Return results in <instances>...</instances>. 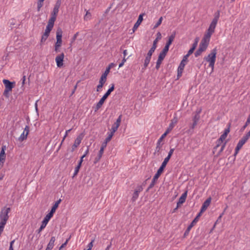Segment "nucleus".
<instances>
[{
    "label": "nucleus",
    "instance_id": "1",
    "mask_svg": "<svg viewBox=\"0 0 250 250\" xmlns=\"http://www.w3.org/2000/svg\"><path fill=\"white\" fill-rule=\"evenodd\" d=\"M10 211V208L4 207L0 211V234L3 231L4 226L9 218L8 213Z\"/></svg>",
    "mask_w": 250,
    "mask_h": 250
},
{
    "label": "nucleus",
    "instance_id": "2",
    "mask_svg": "<svg viewBox=\"0 0 250 250\" xmlns=\"http://www.w3.org/2000/svg\"><path fill=\"white\" fill-rule=\"evenodd\" d=\"M167 165V163H166V162H165L164 161L163 162L161 166H160V167L157 170L156 173L154 176L150 184L149 185V187H148V188L146 190L147 191H148L151 188H152L154 186L156 180H157V179L159 178V177H160L161 174L163 172L164 169L166 167Z\"/></svg>",
    "mask_w": 250,
    "mask_h": 250
},
{
    "label": "nucleus",
    "instance_id": "3",
    "mask_svg": "<svg viewBox=\"0 0 250 250\" xmlns=\"http://www.w3.org/2000/svg\"><path fill=\"white\" fill-rule=\"evenodd\" d=\"M216 53L217 49L215 48L211 51V52L207 57L204 58V59L209 62V67H211L212 69L214 68L216 61Z\"/></svg>",
    "mask_w": 250,
    "mask_h": 250
},
{
    "label": "nucleus",
    "instance_id": "4",
    "mask_svg": "<svg viewBox=\"0 0 250 250\" xmlns=\"http://www.w3.org/2000/svg\"><path fill=\"white\" fill-rule=\"evenodd\" d=\"M62 31L61 29H58L56 33V39L57 41L55 44V51L56 52L59 51V48L61 46L62 44Z\"/></svg>",
    "mask_w": 250,
    "mask_h": 250
},
{
    "label": "nucleus",
    "instance_id": "5",
    "mask_svg": "<svg viewBox=\"0 0 250 250\" xmlns=\"http://www.w3.org/2000/svg\"><path fill=\"white\" fill-rule=\"evenodd\" d=\"M210 39V37L204 35L203 38L200 43L199 48H201L203 51H205L209 44Z\"/></svg>",
    "mask_w": 250,
    "mask_h": 250
},
{
    "label": "nucleus",
    "instance_id": "6",
    "mask_svg": "<svg viewBox=\"0 0 250 250\" xmlns=\"http://www.w3.org/2000/svg\"><path fill=\"white\" fill-rule=\"evenodd\" d=\"M168 51L166 50L165 49L163 48L162 51L160 52V53L159 55L158 60L156 62V69H159L160 65L163 61V60L165 58Z\"/></svg>",
    "mask_w": 250,
    "mask_h": 250
},
{
    "label": "nucleus",
    "instance_id": "7",
    "mask_svg": "<svg viewBox=\"0 0 250 250\" xmlns=\"http://www.w3.org/2000/svg\"><path fill=\"white\" fill-rule=\"evenodd\" d=\"M218 21L217 20L213 19L212 20V21L211 22L209 25L208 28L207 30V33L205 35L211 37L212 34L214 32L215 28L216 26Z\"/></svg>",
    "mask_w": 250,
    "mask_h": 250
},
{
    "label": "nucleus",
    "instance_id": "8",
    "mask_svg": "<svg viewBox=\"0 0 250 250\" xmlns=\"http://www.w3.org/2000/svg\"><path fill=\"white\" fill-rule=\"evenodd\" d=\"M218 21L217 20L213 19L212 20V21L211 22L209 25L208 28L207 30V33L205 35L211 37L212 34L214 32L215 28L216 26Z\"/></svg>",
    "mask_w": 250,
    "mask_h": 250
},
{
    "label": "nucleus",
    "instance_id": "9",
    "mask_svg": "<svg viewBox=\"0 0 250 250\" xmlns=\"http://www.w3.org/2000/svg\"><path fill=\"white\" fill-rule=\"evenodd\" d=\"M248 141L244 137H243L238 142L235 149V152L234 153V156H235L238 154L240 149L242 148L243 146L246 143V142Z\"/></svg>",
    "mask_w": 250,
    "mask_h": 250
},
{
    "label": "nucleus",
    "instance_id": "10",
    "mask_svg": "<svg viewBox=\"0 0 250 250\" xmlns=\"http://www.w3.org/2000/svg\"><path fill=\"white\" fill-rule=\"evenodd\" d=\"M200 214H198L196 217L193 219L190 224L188 226L187 229L185 231L184 236L186 237L188 235L189 232L191 229V228L195 225V224L198 221L199 218L200 217Z\"/></svg>",
    "mask_w": 250,
    "mask_h": 250
},
{
    "label": "nucleus",
    "instance_id": "11",
    "mask_svg": "<svg viewBox=\"0 0 250 250\" xmlns=\"http://www.w3.org/2000/svg\"><path fill=\"white\" fill-rule=\"evenodd\" d=\"M52 217V216H51V215H50L48 214L46 215V216H45L43 221L42 222V225H41L40 228L38 230V233H40V232H41L42 231V230L45 228L48 222H49V221Z\"/></svg>",
    "mask_w": 250,
    "mask_h": 250
},
{
    "label": "nucleus",
    "instance_id": "12",
    "mask_svg": "<svg viewBox=\"0 0 250 250\" xmlns=\"http://www.w3.org/2000/svg\"><path fill=\"white\" fill-rule=\"evenodd\" d=\"M176 34V31H173L172 32L171 35L168 37V40L167 41L166 44L164 48V49L168 51L169 46L171 45L172 42H173L174 39L175 37Z\"/></svg>",
    "mask_w": 250,
    "mask_h": 250
},
{
    "label": "nucleus",
    "instance_id": "13",
    "mask_svg": "<svg viewBox=\"0 0 250 250\" xmlns=\"http://www.w3.org/2000/svg\"><path fill=\"white\" fill-rule=\"evenodd\" d=\"M64 57V55L63 53L56 56L55 61L57 63V66L58 67H61L63 66Z\"/></svg>",
    "mask_w": 250,
    "mask_h": 250
},
{
    "label": "nucleus",
    "instance_id": "14",
    "mask_svg": "<svg viewBox=\"0 0 250 250\" xmlns=\"http://www.w3.org/2000/svg\"><path fill=\"white\" fill-rule=\"evenodd\" d=\"M29 127L28 125H26L23 132L21 133V134L20 135V136L19 138V140L20 142H22L23 140L26 139L27 136L28 134H29Z\"/></svg>",
    "mask_w": 250,
    "mask_h": 250
},
{
    "label": "nucleus",
    "instance_id": "15",
    "mask_svg": "<svg viewBox=\"0 0 250 250\" xmlns=\"http://www.w3.org/2000/svg\"><path fill=\"white\" fill-rule=\"evenodd\" d=\"M211 198L209 197L203 203L200 209V211L198 213V214H200V216L202 215V213L207 209L208 207L209 206Z\"/></svg>",
    "mask_w": 250,
    "mask_h": 250
},
{
    "label": "nucleus",
    "instance_id": "16",
    "mask_svg": "<svg viewBox=\"0 0 250 250\" xmlns=\"http://www.w3.org/2000/svg\"><path fill=\"white\" fill-rule=\"evenodd\" d=\"M187 193L188 191H186L181 196L177 203V207L175 208V210L178 208L182 204H183L185 202L186 198L187 197Z\"/></svg>",
    "mask_w": 250,
    "mask_h": 250
},
{
    "label": "nucleus",
    "instance_id": "17",
    "mask_svg": "<svg viewBox=\"0 0 250 250\" xmlns=\"http://www.w3.org/2000/svg\"><path fill=\"white\" fill-rule=\"evenodd\" d=\"M3 83H4L6 91H11L14 87L13 83H11L8 80L4 79L3 80Z\"/></svg>",
    "mask_w": 250,
    "mask_h": 250
},
{
    "label": "nucleus",
    "instance_id": "18",
    "mask_svg": "<svg viewBox=\"0 0 250 250\" xmlns=\"http://www.w3.org/2000/svg\"><path fill=\"white\" fill-rule=\"evenodd\" d=\"M83 139V136L82 135H79L77 138L75 139L74 143L72 146V150H74L76 148H77L79 145L81 143V141Z\"/></svg>",
    "mask_w": 250,
    "mask_h": 250
},
{
    "label": "nucleus",
    "instance_id": "19",
    "mask_svg": "<svg viewBox=\"0 0 250 250\" xmlns=\"http://www.w3.org/2000/svg\"><path fill=\"white\" fill-rule=\"evenodd\" d=\"M143 15H144L143 14H140L139 16L138 19L136 22L134 24V26L133 27V28H132V30H133V32H135V31L137 29V28L138 27L139 25L142 22V21L143 20Z\"/></svg>",
    "mask_w": 250,
    "mask_h": 250
},
{
    "label": "nucleus",
    "instance_id": "20",
    "mask_svg": "<svg viewBox=\"0 0 250 250\" xmlns=\"http://www.w3.org/2000/svg\"><path fill=\"white\" fill-rule=\"evenodd\" d=\"M162 146L163 144H161V142L157 141L156 144V146L155 149V151L154 152V155L157 154V155H159L161 154L162 149Z\"/></svg>",
    "mask_w": 250,
    "mask_h": 250
},
{
    "label": "nucleus",
    "instance_id": "21",
    "mask_svg": "<svg viewBox=\"0 0 250 250\" xmlns=\"http://www.w3.org/2000/svg\"><path fill=\"white\" fill-rule=\"evenodd\" d=\"M61 201V200L60 199L59 200H58L55 203V204L53 205V206L52 207V208H51V210L50 211V212L49 213H48V214H49L50 215H51V216H53V214L54 213V212L56 211V209L58 208V206H59V204L60 203Z\"/></svg>",
    "mask_w": 250,
    "mask_h": 250
},
{
    "label": "nucleus",
    "instance_id": "22",
    "mask_svg": "<svg viewBox=\"0 0 250 250\" xmlns=\"http://www.w3.org/2000/svg\"><path fill=\"white\" fill-rule=\"evenodd\" d=\"M107 96L105 94L103 96V97L101 99L100 101L97 104L96 108L97 110L99 109L101 107L103 104L104 103L105 100L107 98Z\"/></svg>",
    "mask_w": 250,
    "mask_h": 250
},
{
    "label": "nucleus",
    "instance_id": "23",
    "mask_svg": "<svg viewBox=\"0 0 250 250\" xmlns=\"http://www.w3.org/2000/svg\"><path fill=\"white\" fill-rule=\"evenodd\" d=\"M59 8L60 4L57 3L53 8V11L51 13V16L56 18L57 15L59 12Z\"/></svg>",
    "mask_w": 250,
    "mask_h": 250
},
{
    "label": "nucleus",
    "instance_id": "24",
    "mask_svg": "<svg viewBox=\"0 0 250 250\" xmlns=\"http://www.w3.org/2000/svg\"><path fill=\"white\" fill-rule=\"evenodd\" d=\"M151 56L152 55L147 53L144 61V67L143 68V69H145L148 66V65L150 62L151 58Z\"/></svg>",
    "mask_w": 250,
    "mask_h": 250
},
{
    "label": "nucleus",
    "instance_id": "25",
    "mask_svg": "<svg viewBox=\"0 0 250 250\" xmlns=\"http://www.w3.org/2000/svg\"><path fill=\"white\" fill-rule=\"evenodd\" d=\"M106 78L101 76L99 82V84L97 87V91H99L100 89L103 87L104 83L106 82Z\"/></svg>",
    "mask_w": 250,
    "mask_h": 250
},
{
    "label": "nucleus",
    "instance_id": "26",
    "mask_svg": "<svg viewBox=\"0 0 250 250\" xmlns=\"http://www.w3.org/2000/svg\"><path fill=\"white\" fill-rule=\"evenodd\" d=\"M177 122V120L176 118H174L171 120V123L169 124L168 127L166 131H167L168 133L174 127V125L176 124Z\"/></svg>",
    "mask_w": 250,
    "mask_h": 250
},
{
    "label": "nucleus",
    "instance_id": "27",
    "mask_svg": "<svg viewBox=\"0 0 250 250\" xmlns=\"http://www.w3.org/2000/svg\"><path fill=\"white\" fill-rule=\"evenodd\" d=\"M223 142L221 140H220L219 139H217V141L215 142V146L213 148L212 152L213 154H215L216 151L217 150V148L220 146H221L223 144Z\"/></svg>",
    "mask_w": 250,
    "mask_h": 250
},
{
    "label": "nucleus",
    "instance_id": "28",
    "mask_svg": "<svg viewBox=\"0 0 250 250\" xmlns=\"http://www.w3.org/2000/svg\"><path fill=\"white\" fill-rule=\"evenodd\" d=\"M56 240L55 237L52 236L49 243L47 244V248L52 249L54 246V243Z\"/></svg>",
    "mask_w": 250,
    "mask_h": 250
},
{
    "label": "nucleus",
    "instance_id": "29",
    "mask_svg": "<svg viewBox=\"0 0 250 250\" xmlns=\"http://www.w3.org/2000/svg\"><path fill=\"white\" fill-rule=\"evenodd\" d=\"M174 151V148H170V149L168 153V155L167 156V157L166 158H165L164 162H165L167 164V163L168 162L169 159H170L172 155L173 154Z\"/></svg>",
    "mask_w": 250,
    "mask_h": 250
},
{
    "label": "nucleus",
    "instance_id": "30",
    "mask_svg": "<svg viewBox=\"0 0 250 250\" xmlns=\"http://www.w3.org/2000/svg\"><path fill=\"white\" fill-rule=\"evenodd\" d=\"M157 37L155 40L153 41L152 45L157 47V44L159 40L162 38V35L160 32H158L156 34Z\"/></svg>",
    "mask_w": 250,
    "mask_h": 250
},
{
    "label": "nucleus",
    "instance_id": "31",
    "mask_svg": "<svg viewBox=\"0 0 250 250\" xmlns=\"http://www.w3.org/2000/svg\"><path fill=\"white\" fill-rule=\"evenodd\" d=\"M227 143V141H225L224 142V143H223V144L222 145V146H221L220 149L217 152L216 155L215 156V157H218V156H219L220 155L221 153L223 151V150H224V148H225V146H226Z\"/></svg>",
    "mask_w": 250,
    "mask_h": 250
},
{
    "label": "nucleus",
    "instance_id": "32",
    "mask_svg": "<svg viewBox=\"0 0 250 250\" xmlns=\"http://www.w3.org/2000/svg\"><path fill=\"white\" fill-rule=\"evenodd\" d=\"M187 61H188V59H185V58L184 56L183 60L181 62L178 66V68H179L180 69H184L185 66L186 65V62H187Z\"/></svg>",
    "mask_w": 250,
    "mask_h": 250
},
{
    "label": "nucleus",
    "instance_id": "33",
    "mask_svg": "<svg viewBox=\"0 0 250 250\" xmlns=\"http://www.w3.org/2000/svg\"><path fill=\"white\" fill-rule=\"evenodd\" d=\"M115 88V85L114 83L111 84V87L107 90L106 92L104 94L106 96L108 97L111 93L113 91Z\"/></svg>",
    "mask_w": 250,
    "mask_h": 250
},
{
    "label": "nucleus",
    "instance_id": "34",
    "mask_svg": "<svg viewBox=\"0 0 250 250\" xmlns=\"http://www.w3.org/2000/svg\"><path fill=\"white\" fill-rule=\"evenodd\" d=\"M56 18L51 16V18L49 19L47 25L51 26L53 27L55 21H56Z\"/></svg>",
    "mask_w": 250,
    "mask_h": 250
},
{
    "label": "nucleus",
    "instance_id": "35",
    "mask_svg": "<svg viewBox=\"0 0 250 250\" xmlns=\"http://www.w3.org/2000/svg\"><path fill=\"white\" fill-rule=\"evenodd\" d=\"M119 126V125H117L114 124L112 126L111 132H110L109 133H112V134L114 135V133L117 130Z\"/></svg>",
    "mask_w": 250,
    "mask_h": 250
},
{
    "label": "nucleus",
    "instance_id": "36",
    "mask_svg": "<svg viewBox=\"0 0 250 250\" xmlns=\"http://www.w3.org/2000/svg\"><path fill=\"white\" fill-rule=\"evenodd\" d=\"M139 193L137 191H134L131 199L132 202H135L137 200L139 196Z\"/></svg>",
    "mask_w": 250,
    "mask_h": 250
},
{
    "label": "nucleus",
    "instance_id": "37",
    "mask_svg": "<svg viewBox=\"0 0 250 250\" xmlns=\"http://www.w3.org/2000/svg\"><path fill=\"white\" fill-rule=\"evenodd\" d=\"M53 27H52L51 26L47 25L44 33L48 35H49L50 32L51 30L52 29Z\"/></svg>",
    "mask_w": 250,
    "mask_h": 250
},
{
    "label": "nucleus",
    "instance_id": "38",
    "mask_svg": "<svg viewBox=\"0 0 250 250\" xmlns=\"http://www.w3.org/2000/svg\"><path fill=\"white\" fill-rule=\"evenodd\" d=\"M104 148H103V147H100V150L98 155V158H96L97 161H98V160H99L101 159V158L102 157V155L104 153Z\"/></svg>",
    "mask_w": 250,
    "mask_h": 250
},
{
    "label": "nucleus",
    "instance_id": "39",
    "mask_svg": "<svg viewBox=\"0 0 250 250\" xmlns=\"http://www.w3.org/2000/svg\"><path fill=\"white\" fill-rule=\"evenodd\" d=\"M220 12L219 10H217L216 12H215L213 19L218 21L220 17Z\"/></svg>",
    "mask_w": 250,
    "mask_h": 250
},
{
    "label": "nucleus",
    "instance_id": "40",
    "mask_svg": "<svg viewBox=\"0 0 250 250\" xmlns=\"http://www.w3.org/2000/svg\"><path fill=\"white\" fill-rule=\"evenodd\" d=\"M107 134H108V136L106 138V139L104 141V142H105L107 143L111 140L112 136H113V135L112 134V133L108 132Z\"/></svg>",
    "mask_w": 250,
    "mask_h": 250
},
{
    "label": "nucleus",
    "instance_id": "41",
    "mask_svg": "<svg viewBox=\"0 0 250 250\" xmlns=\"http://www.w3.org/2000/svg\"><path fill=\"white\" fill-rule=\"evenodd\" d=\"M203 52L204 51L201 48H198V49L195 52L194 55L196 57H197L198 56H200Z\"/></svg>",
    "mask_w": 250,
    "mask_h": 250
},
{
    "label": "nucleus",
    "instance_id": "42",
    "mask_svg": "<svg viewBox=\"0 0 250 250\" xmlns=\"http://www.w3.org/2000/svg\"><path fill=\"white\" fill-rule=\"evenodd\" d=\"M194 51V49H192L191 48L188 50V53L187 55H185L184 57L185 58V59H188V57L193 53V51Z\"/></svg>",
    "mask_w": 250,
    "mask_h": 250
},
{
    "label": "nucleus",
    "instance_id": "43",
    "mask_svg": "<svg viewBox=\"0 0 250 250\" xmlns=\"http://www.w3.org/2000/svg\"><path fill=\"white\" fill-rule=\"evenodd\" d=\"M43 1H41V0H39L37 3V11L38 12L40 11L41 8L42 7L43 5Z\"/></svg>",
    "mask_w": 250,
    "mask_h": 250
},
{
    "label": "nucleus",
    "instance_id": "44",
    "mask_svg": "<svg viewBox=\"0 0 250 250\" xmlns=\"http://www.w3.org/2000/svg\"><path fill=\"white\" fill-rule=\"evenodd\" d=\"M162 20L163 17H161L157 21V22H156V23L155 24V25H154V28L158 27L162 23Z\"/></svg>",
    "mask_w": 250,
    "mask_h": 250
},
{
    "label": "nucleus",
    "instance_id": "45",
    "mask_svg": "<svg viewBox=\"0 0 250 250\" xmlns=\"http://www.w3.org/2000/svg\"><path fill=\"white\" fill-rule=\"evenodd\" d=\"M250 124V120L249 119H247L245 124L241 128V130L243 131L246 128V127Z\"/></svg>",
    "mask_w": 250,
    "mask_h": 250
},
{
    "label": "nucleus",
    "instance_id": "46",
    "mask_svg": "<svg viewBox=\"0 0 250 250\" xmlns=\"http://www.w3.org/2000/svg\"><path fill=\"white\" fill-rule=\"evenodd\" d=\"M48 36H49V35L43 33V34L42 35V38L41 40V42L42 43L44 42L46 40V39H47Z\"/></svg>",
    "mask_w": 250,
    "mask_h": 250
},
{
    "label": "nucleus",
    "instance_id": "47",
    "mask_svg": "<svg viewBox=\"0 0 250 250\" xmlns=\"http://www.w3.org/2000/svg\"><path fill=\"white\" fill-rule=\"evenodd\" d=\"M157 47L152 45L150 50L148 51L147 54H149L151 55H152L153 53L155 51Z\"/></svg>",
    "mask_w": 250,
    "mask_h": 250
},
{
    "label": "nucleus",
    "instance_id": "48",
    "mask_svg": "<svg viewBox=\"0 0 250 250\" xmlns=\"http://www.w3.org/2000/svg\"><path fill=\"white\" fill-rule=\"evenodd\" d=\"M168 134L167 131H166L160 137V138L158 139V142H162L164 138Z\"/></svg>",
    "mask_w": 250,
    "mask_h": 250
},
{
    "label": "nucleus",
    "instance_id": "49",
    "mask_svg": "<svg viewBox=\"0 0 250 250\" xmlns=\"http://www.w3.org/2000/svg\"><path fill=\"white\" fill-rule=\"evenodd\" d=\"M110 69V67H107L104 73L102 74V76L106 79V76L107 74L109 73Z\"/></svg>",
    "mask_w": 250,
    "mask_h": 250
},
{
    "label": "nucleus",
    "instance_id": "50",
    "mask_svg": "<svg viewBox=\"0 0 250 250\" xmlns=\"http://www.w3.org/2000/svg\"><path fill=\"white\" fill-rule=\"evenodd\" d=\"M200 119V115L198 114H195V115L194 116L193 118V121H194L195 122L198 123Z\"/></svg>",
    "mask_w": 250,
    "mask_h": 250
},
{
    "label": "nucleus",
    "instance_id": "51",
    "mask_svg": "<svg viewBox=\"0 0 250 250\" xmlns=\"http://www.w3.org/2000/svg\"><path fill=\"white\" fill-rule=\"evenodd\" d=\"M121 119H122V115H120L118 117V119H117L116 122L114 124L120 126V123L121 122Z\"/></svg>",
    "mask_w": 250,
    "mask_h": 250
},
{
    "label": "nucleus",
    "instance_id": "52",
    "mask_svg": "<svg viewBox=\"0 0 250 250\" xmlns=\"http://www.w3.org/2000/svg\"><path fill=\"white\" fill-rule=\"evenodd\" d=\"M183 70L184 69H180L179 68H178V70H177V77H178V78H180V77L182 76Z\"/></svg>",
    "mask_w": 250,
    "mask_h": 250
},
{
    "label": "nucleus",
    "instance_id": "53",
    "mask_svg": "<svg viewBox=\"0 0 250 250\" xmlns=\"http://www.w3.org/2000/svg\"><path fill=\"white\" fill-rule=\"evenodd\" d=\"M227 134L226 133H223L220 136V137L219 138L220 140L222 141L223 142L225 140V139L227 137Z\"/></svg>",
    "mask_w": 250,
    "mask_h": 250
},
{
    "label": "nucleus",
    "instance_id": "54",
    "mask_svg": "<svg viewBox=\"0 0 250 250\" xmlns=\"http://www.w3.org/2000/svg\"><path fill=\"white\" fill-rule=\"evenodd\" d=\"M5 155L0 154V163H1L2 164H3L5 161Z\"/></svg>",
    "mask_w": 250,
    "mask_h": 250
},
{
    "label": "nucleus",
    "instance_id": "55",
    "mask_svg": "<svg viewBox=\"0 0 250 250\" xmlns=\"http://www.w3.org/2000/svg\"><path fill=\"white\" fill-rule=\"evenodd\" d=\"M143 190L142 186H139L137 187L135 191H137V192L140 193Z\"/></svg>",
    "mask_w": 250,
    "mask_h": 250
},
{
    "label": "nucleus",
    "instance_id": "56",
    "mask_svg": "<svg viewBox=\"0 0 250 250\" xmlns=\"http://www.w3.org/2000/svg\"><path fill=\"white\" fill-rule=\"evenodd\" d=\"M230 124H229L228 125V128H226L224 131V133L227 134V135L229 134V133L230 132Z\"/></svg>",
    "mask_w": 250,
    "mask_h": 250
},
{
    "label": "nucleus",
    "instance_id": "57",
    "mask_svg": "<svg viewBox=\"0 0 250 250\" xmlns=\"http://www.w3.org/2000/svg\"><path fill=\"white\" fill-rule=\"evenodd\" d=\"M70 130H71V129H69V130H66V131H65V135H64V136H63V139H62V142H61V145H62V142L64 141V140L65 138L66 137V136H67L68 132H69L70 131Z\"/></svg>",
    "mask_w": 250,
    "mask_h": 250
},
{
    "label": "nucleus",
    "instance_id": "58",
    "mask_svg": "<svg viewBox=\"0 0 250 250\" xmlns=\"http://www.w3.org/2000/svg\"><path fill=\"white\" fill-rule=\"evenodd\" d=\"M80 168L77 167H75L74 172L73 174V177H75L76 175H77V174L80 170Z\"/></svg>",
    "mask_w": 250,
    "mask_h": 250
},
{
    "label": "nucleus",
    "instance_id": "59",
    "mask_svg": "<svg viewBox=\"0 0 250 250\" xmlns=\"http://www.w3.org/2000/svg\"><path fill=\"white\" fill-rule=\"evenodd\" d=\"M5 148H6V146H3L2 147L1 151L0 152V155H5Z\"/></svg>",
    "mask_w": 250,
    "mask_h": 250
},
{
    "label": "nucleus",
    "instance_id": "60",
    "mask_svg": "<svg viewBox=\"0 0 250 250\" xmlns=\"http://www.w3.org/2000/svg\"><path fill=\"white\" fill-rule=\"evenodd\" d=\"M68 241V239H67L66 240V241L61 246V247L59 248V250H61L62 249L64 248L67 245Z\"/></svg>",
    "mask_w": 250,
    "mask_h": 250
},
{
    "label": "nucleus",
    "instance_id": "61",
    "mask_svg": "<svg viewBox=\"0 0 250 250\" xmlns=\"http://www.w3.org/2000/svg\"><path fill=\"white\" fill-rule=\"evenodd\" d=\"M90 16V13L88 11H87L84 17V20H88Z\"/></svg>",
    "mask_w": 250,
    "mask_h": 250
},
{
    "label": "nucleus",
    "instance_id": "62",
    "mask_svg": "<svg viewBox=\"0 0 250 250\" xmlns=\"http://www.w3.org/2000/svg\"><path fill=\"white\" fill-rule=\"evenodd\" d=\"M197 125V123L195 122L194 121H193V123L190 126V128L193 129L195 128V127Z\"/></svg>",
    "mask_w": 250,
    "mask_h": 250
},
{
    "label": "nucleus",
    "instance_id": "63",
    "mask_svg": "<svg viewBox=\"0 0 250 250\" xmlns=\"http://www.w3.org/2000/svg\"><path fill=\"white\" fill-rule=\"evenodd\" d=\"M243 137H244L247 140H248L249 138L250 137V130Z\"/></svg>",
    "mask_w": 250,
    "mask_h": 250
},
{
    "label": "nucleus",
    "instance_id": "64",
    "mask_svg": "<svg viewBox=\"0 0 250 250\" xmlns=\"http://www.w3.org/2000/svg\"><path fill=\"white\" fill-rule=\"evenodd\" d=\"M197 46V42H194V43L192 45L191 48L194 49V50H195V49L196 48Z\"/></svg>",
    "mask_w": 250,
    "mask_h": 250
}]
</instances>
